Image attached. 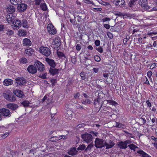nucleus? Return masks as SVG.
Instances as JSON below:
<instances>
[{"label": "nucleus", "instance_id": "54", "mask_svg": "<svg viewBox=\"0 0 157 157\" xmlns=\"http://www.w3.org/2000/svg\"><path fill=\"white\" fill-rule=\"evenodd\" d=\"M70 22L73 24H75V22H76L75 17V16L74 17V18L70 19Z\"/></svg>", "mask_w": 157, "mask_h": 157}, {"label": "nucleus", "instance_id": "40", "mask_svg": "<svg viewBox=\"0 0 157 157\" xmlns=\"http://www.w3.org/2000/svg\"><path fill=\"white\" fill-rule=\"evenodd\" d=\"M80 75L81 77L82 80H84L86 79V73L85 72L82 71L80 73Z\"/></svg>", "mask_w": 157, "mask_h": 157}, {"label": "nucleus", "instance_id": "36", "mask_svg": "<svg viewBox=\"0 0 157 157\" xmlns=\"http://www.w3.org/2000/svg\"><path fill=\"white\" fill-rule=\"evenodd\" d=\"M86 149V146L83 144L82 145H80L77 148V151L78 150H81L82 151L83 150H85Z\"/></svg>", "mask_w": 157, "mask_h": 157}, {"label": "nucleus", "instance_id": "37", "mask_svg": "<svg viewBox=\"0 0 157 157\" xmlns=\"http://www.w3.org/2000/svg\"><path fill=\"white\" fill-rule=\"evenodd\" d=\"M91 103V101L89 99L83 100L82 101V103L84 105H86L87 104H90Z\"/></svg>", "mask_w": 157, "mask_h": 157}, {"label": "nucleus", "instance_id": "50", "mask_svg": "<svg viewBox=\"0 0 157 157\" xmlns=\"http://www.w3.org/2000/svg\"><path fill=\"white\" fill-rule=\"evenodd\" d=\"M46 76L47 73H45L40 75L39 77L42 79H46L47 78Z\"/></svg>", "mask_w": 157, "mask_h": 157}, {"label": "nucleus", "instance_id": "45", "mask_svg": "<svg viewBox=\"0 0 157 157\" xmlns=\"http://www.w3.org/2000/svg\"><path fill=\"white\" fill-rule=\"evenodd\" d=\"M36 17L37 20H40L41 19L42 14L40 13H38L36 14Z\"/></svg>", "mask_w": 157, "mask_h": 157}, {"label": "nucleus", "instance_id": "32", "mask_svg": "<svg viewBox=\"0 0 157 157\" xmlns=\"http://www.w3.org/2000/svg\"><path fill=\"white\" fill-rule=\"evenodd\" d=\"M5 31L6 35L8 36L12 35L14 33L13 31L9 29L6 30Z\"/></svg>", "mask_w": 157, "mask_h": 157}, {"label": "nucleus", "instance_id": "10", "mask_svg": "<svg viewBox=\"0 0 157 157\" xmlns=\"http://www.w3.org/2000/svg\"><path fill=\"white\" fill-rule=\"evenodd\" d=\"M17 84L19 86L22 85L24 86L27 83V80L24 78H18L15 79Z\"/></svg>", "mask_w": 157, "mask_h": 157}, {"label": "nucleus", "instance_id": "5", "mask_svg": "<svg viewBox=\"0 0 157 157\" xmlns=\"http://www.w3.org/2000/svg\"><path fill=\"white\" fill-rule=\"evenodd\" d=\"M131 143L130 141L129 140H126L124 141H121L118 142L117 143L118 147L120 149H126L127 147V145Z\"/></svg>", "mask_w": 157, "mask_h": 157}, {"label": "nucleus", "instance_id": "33", "mask_svg": "<svg viewBox=\"0 0 157 157\" xmlns=\"http://www.w3.org/2000/svg\"><path fill=\"white\" fill-rule=\"evenodd\" d=\"M101 98L99 97H98L96 99L94 100V105L95 106H97L99 104V103L101 101Z\"/></svg>", "mask_w": 157, "mask_h": 157}, {"label": "nucleus", "instance_id": "17", "mask_svg": "<svg viewBox=\"0 0 157 157\" xmlns=\"http://www.w3.org/2000/svg\"><path fill=\"white\" fill-rule=\"evenodd\" d=\"M67 153L71 155H75L77 154L78 151L75 147H72L68 150Z\"/></svg>", "mask_w": 157, "mask_h": 157}, {"label": "nucleus", "instance_id": "57", "mask_svg": "<svg viewBox=\"0 0 157 157\" xmlns=\"http://www.w3.org/2000/svg\"><path fill=\"white\" fill-rule=\"evenodd\" d=\"M152 72L151 71H149L147 72V77L148 78H150L151 76L152 75Z\"/></svg>", "mask_w": 157, "mask_h": 157}, {"label": "nucleus", "instance_id": "11", "mask_svg": "<svg viewBox=\"0 0 157 157\" xmlns=\"http://www.w3.org/2000/svg\"><path fill=\"white\" fill-rule=\"evenodd\" d=\"M7 108L13 111H15L19 107V106L17 104L9 103L6 105Z\"/></svg>", "mask_w": 157, "mask_h": 157}, {"label": "nucleus", "instance_id": "27", "mask_svg": "<svg viewBox=\"0 0 157 157\" xmlns=\"http://www.w3.org/2000/svg\"><path fill=\"white\" fill-rule=\"evenodd\" d=\"M139 2L140 5L143 7H145L147 4V0H139Z\"/></svg>", "mask_w": 157, "mask_h": 157}, {"label": "nucleus", "instance_id": "61", "mask_svg": "<svg viewBox=\"0 0 157 157\" xmlns=\"http://www.w3.org/2000/svg\"><path fill=\"white\" fill-rule=\"evenodd\" d=\"M126 127L123 124L120 123L119 128H124Z\"/></svg>", "mask_w": 157, "mask_h": 157}, {"label": "nucleus", "instance_id": "4", "mask_svg": "<svg viewBox=\"0 0 157 157\" xmlns=\"http://www.w3.org/2000/svg\"><path fill=\"white\" fill-rule=\"evenodd\" d=\"M39 49L40 52L46 56H49L51 53V51L47 47H41Z\"/></svg>", "mask_w": 157, "mask_h": 157}, {"label": "nucleus", "instance_id": "53", "mask_svg": "<svg viewBox=\"0 0 157 157\" xmlns=\"http://www.w3.org/2000/svg\"><path fill=\"white\" fill-rule=\"evenodd\" d=\"M124 132L126 134V136H128V137H131V138H133V136H132L133 135L132 133L128 132L127 131H125Z\"/></svg>", "mask_w": 157, "mask_h": 157}, {"label": "nucleus", "instance_id": "16", "mask_svg": "<svg viewBox=\"0 0 157 157\" xmlns=\"http://www.w3.org/2000/svg\"><path fill=\"white\" fill-rule=\"evenodd\" d=\"M13 24L14 25V27H16V29H18L21 26V20L18 19H15L13 20Z\"/></svg>", "mask_w": 157, "mask_h": 157}, {"label": "nucleus", "instance_id": "43", "mask_svg": "<svg viewBox=\"0 0 157 157\" xmlns=\"http://www.w3.org/2000/svg\"><path fill=\"white\" fill-rule=\"evenodd\" d=\"M19 62L20 63H26L27 62V60L25 58H21L19 60Z\"/></svg>", "mask_w": 157, "mask_h": 157}, {"label": "nucleus", "instance_id": "14", "mask_svg": "<svg viewBox=\"0 0 157 157\" xmlns=\"http://www.w3.org/2000/svg\"><path fill=\"white\" fill-rule=\"evenodd\" d=\"M63 137H64L63 138L64 140L67 139V136L63 135H61L59 137H57L56 136H53L52 137L50 138L49 141L53 142H56L59 140L61 139L62 138H63Z\"/></svg>", "mask_w": 157, "mask_h": 157}, {"label": "nucleus", "instance_id": "30", "mask_svg": "<svg viewBox=\"0 0 157 157\" xmlns=\"http://www.w3.org/2000/svg\"><path fill=\"white\" fill-rule=\"evenodd\" d=\"M94 144L91 143L88 145V146L86 148L85 151L87 152L88 151H90L91 148L93 147Z\"/></svg>", "mask_w": 157, "mask_h": 157}, {"label": "nucleus", "instance_id": "49", "mask_svg": "<svg viewBox=\"0 0 157 157\" xmlns=\"http://www.w3.org/2000/svg\"><path fill=\"white\" fill-rule=\"evenodd\" d=\"M76 50L78 51H79L82 48L81 45L80 44H78L76 46Z\"/></svg>", "mask_w": 157, "mask_h": 157}, {"label": "nucleus", "instance_id": "34", "mask_svg": "<svg viewBox=\"0 0 157 157\" xmlns=\"http://www.w3.org/2000/svg\"><path fill=\"white\" fill-rule=\"evenodd\" d=\"M40 7L43 11H46L47 9L46 4L45 3H41L40 5Z\"/></svg>", "mask_w": 157, "mask_h": 157}, {"label": "nucleus", "instance_id": "63", "mask_svg": "<svg viewBox=\"0 0 157 157\" xmlns=\"http://www.w3.org/2000/svg\"><path fill=\"white\" fill-rule=\"evenodd\" d=\"M102 21L103 22H105L107 21H109L110 20V19L109 17H105L103 18L102 19Z\"/></svg>", "mask_w": 157, "mask_h": 157}, {"label": "nucleus", "instance_id": "52", "mask_svg": "<svg viewBox=\"0 0 157 157\" xmlns=\"http://www.w3.org/2000/svg\"><path fill=\"white\" fill-rule=\"evenodd\" d=\"M115 15L116 16H125V14L120 12H118L117 13H115Z\"/></svg>", "mask_w": 157, "mask_h": 157}, {"label": "nucleus", "instance_id": "59", "mask_svg": "<svg viewBox=\"0 0 157 157\" xmlns=\"http://www.w3.org/2000/svg\"><path fill=\"white\" fill-rule=\"evenodd\" d=\"M107 36L108 37L112 39L113 37V34L110 32H108L107 33Z\"/></svg>", "mask_w": 157, "mask_h": 157}, {"label": "nucleus", "instance_id": "3", "mask_svg": "<svg viewBox=\"0 0 157 157\" xmlns=\"http://www.w3.org/2000/svg\"><path fill=\"white\" fill-rule=\"evenodd\" d=\"M3 96L7 100L11 102H14L16 99L15 96L12 94H8L6 93H4Z\"/></svg>", "mask_w": 157, "mask_h": 157}, {"label": "nucleus", "instance_id": "29", "mask_svg": "<svg viewBox=\"0 0 157 157\" xmlns=\"http://www.w3.org/2000/svg\"><path fill=\"white\" fill-rule=\"evenodd\" d=\"M136 2L134 0L131 1L128 4V6L131 7H136Z\"/></svg>", "mask_w": 157, "mask_h": 157}, {"label": "nucleus", "instance_id": "64", "mask_svg": "<svg viewBox=\"0 0 157 157\" xmlns=\"http://www.w3.org/2000/svg\"><path fill=\"white\" fill-rule=\"evenodd\" d=\"M9 135V133L6 132L3 135L2 137L3 138H5Z\"/></svg>", "mask_w": 157, "mask_h": 157}, {"label": "nucleus", "instance_id": "15", "mask_svg": "<svg viewBox=\"0 0 157 157\" xmlns=\"http://www.w3.org/2000/svg\"><path fill=\"white\" fill-rule=\"evenodd\" d=\"M13 94L17 97L20 98H22L25 96L23 92L20 90L16 89L13 91Z\"/></svg>", "mask_w": 157, "mask_h": 157}, {"label": "nucleus", "instance_id": "13", "mask_svg": "<svg viewBox=\"0 0 157 157\" xmlns=\"http://www.w3.org/2000/svg\"><path fill=\"white\" fill-rule=\"evenodd\" d=\"M28 71L31 74H35L36 73L37 70L35 66L33 65H30L27 68Z\"/></svg>", "mask_w": 157, "mask_h": 157}, {"label": "nucleus", "instance_id": "1", "mask_svg": "<svg viewBox=\"0 0 157 157\" xmlns=\"http://www.w3.org/2000/svg\"><path fill=\"white\" fill-rule=\"evenodd\" d=\"M81 137L84 141L87 143H90L93 139L92 135L88 133L82 134Z\"/></svg>", "mask_w": 157, "mask_h": 157}, {"label": "nucleus", "instance_id": "21", "mask_svg": "<svg viewBox=\"0 0 157 157\" xmlns=\"http://www.w3.org/2000/svg\"><path fill=\"white\" fill-rule=\"evenodd\" d=\"M6 10L9 12V13H13L15 12V9L13 6L9 5L6 8Z\"/></svg>", "mask_w": 157, "mask_h": 157}, {"label": "nucleus", "instance_id": "47", "mask_svg": "<svg viewBox=\"0 0 157 157\" xmlns=\"http://www.w3.org/2000/svg\"><path fill=\"white\" fill-rule=\"evenodd\" d=\"M85 3L87 4H90L93 5H94V3L93 2L91 1L90 0H83Z\"/></svg>", "mask_w": 157, "mask_h": 157}, {"label": "nucleus", "instance_id": "9", "mask_svg": "<svg viewBox=\"0 0 157 157\" xmlns=\"http://www.w3.org/2000/svg\"><path fill=\"white\" fill-rule=\"evenodd\" d=\"M48 32L52 35L56 34L57 32L56 29L52 24H49L48 25Z\"/></svg>", "mask_w": 157, "mask_h": 157}, {"label": "nucleus", "instance_id": "20", "mask_svg": "<svg viewBox=\"0 0 157 157\" xmlns=\"http://www.w3.org/2000/svg\"><path fill=\"white\" fill-rule=\"evenodd\" d=\"M23 44L24 46H30L31 45L32 43L30 40L27 38L24 39L23 40Z\"/></svg>", "mask_w": 157, "mask_h": 157}, {"label": "nucleus", "instance_id": "22", "mask_svg": "<svg viewBox=\"0 0 157 157\" xmlns=\"http://www.w3.org/2000/svg\"><path fill=\"white\" fill-rule=\"evenodd\" d=\"M18 35L20 36L25 37L26 36L27 33L25 30L20 29L19 30Z\"/></svg>", "mask_w": 157, "mask_h": 157}, {"label": "nucleus", "instance_id": "51", "mask_svg": "<svg viewBox=\"0 0 157 157\" xmlns=\"http://www.w3.org/2000/svg\"><path fill=\"white\" fill-rule=\"evenodd\" d=\"M71 61V62L74 64H75L77 61L76 57L74 56L72 57Z\"/></svg>", "mask_w": 157, "mask_h": 157}, {"label": "nucleus", "instance_id": "35", "mask_svg": "<svg viewBox=\"0 0 157 157\" xmlns=\"http://www.w3.org/2000/svg\"><path fill=\"white\" fill-rule=\"evenodd\" d=\"M128 146L131 150H134V151H135V149L136 148H138L137 146L133 144L128 145Z\"/></svg>", "mask_w": 157, "mask_h": 157}, {"label": "nucleus", "instance_id": "38", "mask_svg": "<svg viewBox=\"0 0 157 157\" xmlns=\"http://www.w3.org/2000/svg\"><path fill=\"white\" fill-rule=\"evenodd\" d=\"M57 55L59 57V58H62L63 57L64 58H66V57L64 54L63 52H57Z\"/></svg>", "mask_w": 157, "mask_h": 157}, {"label": "nucleus", "instance_id": "46", "mask_svg": "<svg viewBox=\"0 0 157 157\" xmlns=\"http://www.w3.org/2000/svg\"><path fill=\"white\" fill-rule=\"evenodd\" d=\"M96 49L100 53H102L103 52V50L102 47L99 46L98 48H96Z\"/></svg>", "mask_w": 157, "mask_h": 157}, {"label": "nucleus", "instance_id": "28", "mask_svg": "<svg viewBox=\"0 0 157 157\" xmlns=\"http://www.w3.org/2000/svg\"><path fill=\"white\" fill-rule=\"evenodd\" d=\"M98 1L100 4L106 6H108L109 7H111V5L108 2H104L102 0H98Z\"/></svg>", "mask_w": 157, "mask_h": 157}, {"label": "nucleus", "instance_id": "42", "mask_svg": "<svg viewBox=\"0 0 157 157\" xmlns=\"http://www.w3.org/2000/svg\"><path fill=\"white\" fill-rule=\"evenodd\" d=\"M107 103H108L112 105H117V103L114 101L108 100H107Z\"/></svg>", "mask_w": 157, "mask_h": 157}, {"label": "nucleus", "instance_id": "48", "mask_svg": "<svg viewBox=\"0 0 157 157\" xmlns=\"http://www.w3.org/2000/svg\"><path fill=\"white\" fill-rule=\"evenodd\" d=\"M94 59L97 62H99L101 60V58L100 57L97 55H95L94 56Z\"/></svg>", "mask_w": 157, "mask_h": 157}, {"label": "nucleus", "instance_id": "58", "mask_svg": "<svg viewBox=\"0 0 157 157\" xmlns=\"http://www.w3.org/2000/svg\"><path fill=\"white\" fill-rule=\"evenodd\" d=\"M80 96V93L79 92L77 93L76 94L74 95V97L75 99H76L78 98Z\"/></svg>", "mask_w": 157, "mask_h": 157}, {"label": "nucleus", "instance_id": "8", "mask_svg": "<svg viewBox=\"0 0 157 157\" xmlns=\"http://www.w3.org/2000/svg\"><path fill=\"white\" fill-rule=\"evenodd\" d=\"M0 113H1L3 116H4L5 117H8L11 116V114L8 109L5 108L0 109Z\"/></svg>", "mask_w": 157, "mask_h": 157}, {"label": "nucleus", "instance_id": "39", "mask_svg": "<svg viewBox=\"0 0 157 157\" xmlns=\"http://www.w3.org/2000/svg\"><path fill=\"white\" fill-rule=\"evenodd\" d=\"M21 104L24 107H27L29 106V105L30 104V103L28 101H24L23 102H21Z\"/></svg>", "mask_w": 157, "mask_h": 157}, {"label": "nucleus", "instance_id": "18", "mask_svg": "<svg viewBox=\"0 0 157 157\" xmlns=\"http://www.w3.org/2000/svg\"><path fill=\"white\" fill-rule=\"evenodd\" d=\"M114 4L116 6L123 7L124 6L125 2L124 0H115Z\"/></svg>", "mask_w": 157, "mask_h": 157}, {"label": "nucleus", "instance_id": "60", "mask_svg": "<svg viewBox=\"0 0 157 157\" xmlns=\"http://www.w3.org/2000/svg\"><path fill=\"white\" fill-rule=\"evenodd\" d=\"M42 0H35L36 5H39Z\"/></svg>", "mask_w": 157, "mask_h": 157}, {"label": "nucleus", "instance_id": "25", "mask_svg": "<svg viewBox=\"0 0 157 157\" xmlns=\"http://www.w3.org/2000/svg\"><path fill=\"white\" fill-rule=\"evenodd\" d=\"M3 83L4 85L7 86L12 84L13 83V81L11 79H6L4 80Z\"/></svg>", "mask_w": 157, "mask_h": 157}, {"label": "nucleus", "instance_id": "41", "mask_svg": "<svg viewBox=\"0 0 157 157\" xmlns=\"http://www.w3.org/2000/svg\"><path fill=\"white\" fill-rule=\"evenodd\" d=\"M60 39H58V38L56 39L55 41H54V43L55 44V45H57V46H60Z\"/></svg>", "mask_w": 157, "mask_h": 157}, {"label": "nucleus", "instance_id": "62", "mask_svg": "<svg viewBox=\"0 0 157 157\" xmlns=\"http://www.w3.org/2000/svg\"><path fill=\"white\" fill-rule=\"evenodd\" d=\"M5 29L4 25H0V32L3 31Z\"/></svg>", "mask_w": 157, "mask_h": 157}, {"label": "nucleus", "instance_id": "2", "mask_svg": "<svg viewBox=\"0 0 157 157\" xmlns=\"http://www.w3.org/2000/svg\"><path fill=\"white\" fill-rule=\"evenodd\" d=\"M95 142V146L97 148H101L105 146V142L102 139L96 138Z\"/></svg>", "mask_w": 157, "mask_h": 157}, {"label": "nucleus", "instance_id": "12", "mask_svg": "<svg viewBox=\"0 0 157 157\" xmlns=\"http://www.w3.org/2000/svg\"><path fill=\"white\" fill-rule=\"evenodd\" d=\"M15 17L12 13H8L6 16V20L9 23L13 22L14 20H15Z\"/></svg>", "mask_w": 157, "mask_h": 157}, {"label": "nucleus", "instance_id": "56", "mask_svg": "<svg viewBox=\"0 0 157 157\" xmlns=\"http://www.w3.org/2000/svg\"><path fill=\"white\" fill-rule=\"evenodd\" d=\"M94 44L96 46H99L100 45V41L99 40H97L95 41Z\"/></svg>", "mask_w": 157, "mask_h": 157}, {"label": "nucleus", "instance_id": "31", "mask_svg": "<svg viewBox=\"0 0 157 157\" xmlns=\"http://www.w3.org/2000/svg\"><path fill=\"white\" fill-rule=\"evenodd\" d=\"M10 2L13 5H17L18 3L21 2L22 0H10Z\"/></svg>", "mask_w": 157, "mask_h": 157}, {"label": "nucleus", "instance_id": "7", "mask_svg": "<svg viewBox=\"0 0 157 157\" xmlns=\"http://www.w3.org/2000/svg\"><path fill=\"white\" fill-rule=\"evenodd\" d=\"M27 5L24 3H21L18 5L17 7V10L20 12H22L25 11L27 8Z\"/></svg>", "mask_w": 157, "mask_h": 157}, {"label": "nucleus", "instance_id": "19", "mask_svg": "<svg viewBox=\"0 0 157 157\" xmlns=\"http://www.w3.org/2000/svg\"><path fill=\"white\" fill-rule=\"evenodd\" d=\"M45 60L48 64L52 67L54 68L56 66L55 63L53 60L46 58Z\"/></svg>", "mask_w": 157, "mask_h": 157}, {"label": "nucleus", "instance_id": "55", "mask_svg": "<svg viewBox=\"0 0 157 157\" xmlns=\"http://www.w3.org/2000/svg\"><path fill=\"white\" fill-rule=\"evenodd\" d=\"M51 82L52 83V86H54L56 83V80L55 79H52L50 80Z\"/></svg>", "mask_w": 157, "mask_h": 157}, {"label": "nucleus", "instance_id": "6", "mask_svg": "<svg viewBox=\"0 0 157 157\" xmlns=\"http://www.w3.org/2000/svg\"><path fill=\"white\" fill-rule=\"evenodd\" d=\"M34 66L37 69L40 71H43L44 70V65L38 60L35 62Z\"/></svg>", "mask_w": 157, "mask_h": 157}, {"label": "nucleus", "instance_id": "44", "mask_svg": "<svg viewBox=\"0 0 157 157\" xmlns=\"http://www.w3.org/2000/svg\"><path fill=\"white\" fill-rule=\"evenodd\" d=\"M114 144H112V145H109V144H107V143L105 142V146H106V149L110 148L112 147Z\"/></svg>", "mask_w": 157, "mask_h": 157}, {"label": "nucleus", "instance_id": "24", "mask_svg": "<svg viewBox=\"0 0 157 157\" xmlns=\"http://www.w3.org/2000/svg\"><path fill=\"white\" fill-rule=\"evenodd\" d=\"M25 53L29 56H31L33 53L34 50L31 48H28L25 49Z\"/></svg>", "mask_w": 157, "mask_h": 157}, {"label": "nucleus", "instance_id": "23", "mask_svg": "<svg viewBox=\"0 0 157 157\" xmlns=\"http://www.w3.org/2000/svg\"><path fill=\"white\" fill-rule=\"evenodd\" d=\"M59 69L56 68H50L49 70L50 73L52 75L57 74L59 73Z\"/></svg>", "mask_w": 157, "mask_h": 157}, {"label": "nucleus", "instance_id": "26", "mask_svg": "<svg viewBox=\"0 0 157 157\" xmlns=\"http://www.w3.org/2000/svg\"><path fill=\"white\" fill-rule=\"evenodd\" d=\"M21 25L24 28H28V23L27 21L25 19H23L21 20Z\"/></svg>", "mask_w": 157, "mask_h": 157}]
</instances>
